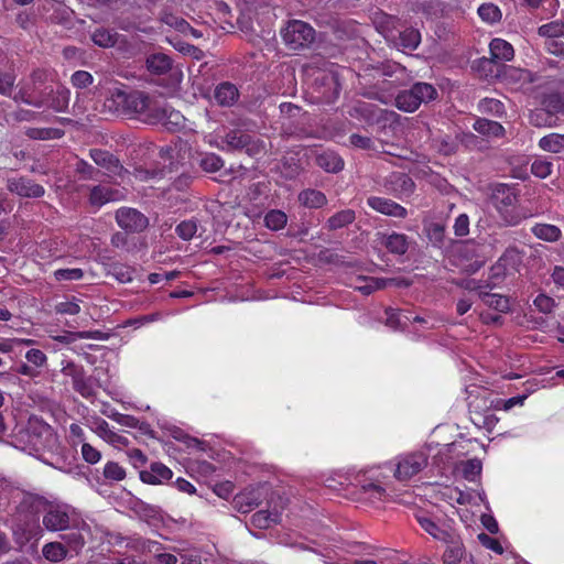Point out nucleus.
<instances>
[{
    "label": "nucleus",
    "mask_w": 564,
    "mask_h": 564,
    "mask_svg": "<svg viewBox=\"0 0 564 564\" xmlns=\"http://www.w3.org/2000/svg\"><path fill=\"white\" fill-rule=\"evenodd\" d=\"M108 101L111 104L109 107H115L120 115L149 124H178L183 118L180 111L174 110L160 97L143 90L126 91L116 88Z\"/></svg>",
    "instance_id": "obj_1"
},
{
    "label": "nucleus",
    "mask_w": 564,
    "mask_h": 564,
    "mask_svg": "<svg viewBox=\"0 0 564 564\" xmlns=\"http://www.w3.org/2000/svg\"><path fill=\"white\" fill-rule=\"evenodd\" d=\"M18 441L23 444L24 449L42 454L55 448L57 437L51 425L37 416H31L25 427L19 432Z\"/></svg>",
    "instance_id": "obj_2"
},
{
    "label": "nucleus",
    "mask_w": 564,
    "mask_h": 564,
    "mask_svg": "<svg viewBox=\"0 0 564 564\" xmlns=\"http://www.w3.org/2000/svg\"><path fill=\"white\" fill-rule=\"evenodd\" d=\"M490 200L503 226H517L527 218V215L516 207L518 194L513 186L502 183L491 185Z\"/></svg>",
    "instance_id": "obj_3"
},
{
    "label": "nucleus",
    "mask_w": 564,
    "mask_h": 564,
    "mask_svg": "<svg viewBox=\"0 0 564 564\" xmlns=\"http://www.w3.org/2000/svg\"><path fill=\"white\" fill-rule=\"evenodd\" d=\"M281 36L289 50L302 51L310 48L314 44L316 32L304 21L290 20L281 30Z\"/></svg>",
    "instance_id": "obj_4"
},
{
    "label": "nucleus",
    "mask_w": 564,
    "mask_h": 564,
    "mask_svg": "<svg viewBox=\"0 0 564 564\" xmlns=\"http://www.w3.org/2000/svg\"><path fill=\"white\" fill-rule=\"evenodd\" d=\"M436 88L427 83H415L410 89L400 91L395 97V106L405 112L415 111L421 104L435 100Z\"/></svg>",
    "instance_id": "obj_5"
},
{
    "label": "nucleus",
    "mask_w": 564,
    "mask_h": 564,
    "mask_svg": "<svg viewBox=\"0 0 564 564\" xmlns=\"http://www.w3.org/2000/svg\"><path fill=\"white\" fill-rule=\"evenodd\" d=\"M224 145L221 150L228 152H246L249 156H256L264 150V143L260 139H256L252 135L235 129L228 131L223 138Z\"/></svg>",
    "instance_id": "obj_6"
},
{
    "label": "nucleus",
    "mask_w": 564,
    "mask_h": 564,
    "mask_svg": "<svg viewBox=\"0 0 564 564\" xmlns=\"http://www.w3.org/2000/svg\"><path fill=\"white\" fill-rule=\"evenodd\" d=\"M24 506H20L14 517L13 535L17 543L24 545L41 532L39 519L32 512H24Z\"/></svg>",
    "instance_id": "obj_7"
},
{
    "label": "nucleus",
    "mask_w": 564,
    "mask_h": 564,
    "mask_svg": "<svg viewBox=\"0 0 564 564\" xmlns=\"http://www.w3.org/2000/svg\"><path fill=\"white\" fill-rule=\"evenodd\" d=\"M427 465V457L423 453H412L401 458L394 470V477L405 481L419 474Z\"/></svg>",
    "instance_id": "obj_8"
},
{
    "label": "nucleus",
    "mask_w": 564,
    "mask_h": 564,
    "mask_svg": "<svg viewBox=\"0 0 564 564\" xmlns=\"http://www.w3.org/2000/svg\"><path fill=\"white\" fill-rule=\"evenodd\" d=\"M118 225L130 232H141L148 225L149 219L134 208H121L116 213Z\"/></svg>",
    "instance_id": "obj_9"
},
{
    "label": "nucleus",
    "mask_w": 564,
    "mask_h": 564,
    "mask_svg": "<svg viewBox=\"0 0 564 564\" xmlns=\"http://www.w3.org/2000/svg\"><path fill=\"white\" fill-rule=\"evenodd\" d=\"M7 188L12 194L28 198H39L45 193L42 185L24 176L8 178Z\"/></svg>",
    "instance_id": "obj_10"
},
{
    "label": "nucleus",
    "mask_w": 564,
    "mask_h": 564,
    "mask_svg": "<svg viewBox=\"0 0 564 564\" xmlns=\"http://www.w3.org/2000/svg\"><path fill=\"white\" fill-rule=\"evenodd\" d=\"M63 372L65 376L72 378L73 388L84 398H90L94 395V388L90 378H87L84 373V369L82 367L76 366L73 362H69L66 367L63 368Z\"/></svg>",
    "instance_id": "obj_11"
},
{
    "label": "nucleus",
    "mask_w": 564,
    "mask_h": 564,
    "mask_svg": "<svg viewBox=\"0 0 564 564\" xmlns=\"http://www.w3.org/2000/svg\"><path fill=\"white\" fill-rule=\"evenodd\" d=\"M446 550L443 553V564H463L467 558L466 549L458 534L454 533L446 540Z\"/></svg>",
    "instance_id": "obj_12"
},
{
    "label": "nucleus",
    "mask_w": 564,
    "mask_h": 564,
    "mask_svg": "<svg viewBox=\"0 0 564 564\" xmlns=\"http://www.w3.org/2000/svg\"><path fill=\"white\" fill-rule=\"evenodd\" d=\"M89 155L98 166H101L110 174L121 175L124 170L119 159L106 150L91 149Z\"/></svg>",
    "instance_id": "obj_13"
},
{
    "label": "nucleus",
    "mask_w": 564,
    "mask_h": 564,
    "mask_svg": "<svg viewBox=\"0 0 564 564\" xmlns=\"http://www.w3.org/2000/svg\"><path fill=\"white\" fill-rule=\"evenodd\" d=\"M367 203L372 209L387 216L404 218L408 214L403 206L389 198L371 196Z\"/></svg>",
    "instance_id": "obj_14"
},
{
    "label": "nucleus",
    "mask_w": 564,
    "mask_h": 564,
    "mask_svg": "<svg viewBox=\"0 0 564 564\" xmlns=\"http://www.w3.org/2000/svg\"><path fill=\"white\" fill-rule=\"evenodd\" d=\"M68 513L59 507H51L43 516V525L48 531H63L69 527Z\"/></svg>",
    "instance_id": "obj_15"
},
{
    "label": "nucleus",
    "mask_w": 564,
    "mask_h": 564,
    "mask_svg": "<svg viewBox=\"0 0 564 564\" xmlns=\"http://www.w3.org/2000/svg\"><path fill=\"white\" fill-rule=\"evenodd\" d=\"M172 476V470L159 462L152 463L149 470L140 471L141 481L149 485H160L165 480H170Z\"/></svg>",
    "instance_id": "obj_16"
},
{
    "label": "nucleus",
    "mask_w": 564,
    "mask_h": 564,
    "mask_svg": "<svg viewBox=\"0 0 564 564\" xmlns=\"http://www.w3.org/2000/svg\"><path fill=\"white\" fill-rule=\"evenodd\" d=\"M172 58L164 53H151L145 57L147 70L153 75H165L172 69Z\"/></svg>",
    "instance_id": "obj_17"
},
{
    "label": "nucleus",
    "mask_w": 564,
    "mask_h": 564,
    "mask_svg": "<svg viewBox=\"0 0 564 564\" xmlns=\"http://www.w3.org/2000/svg\"><path fill=\"white\" fill-rule=\"evenodd\" d=\"M121 39V35L112 29L105 26L96 28L91 34L90 40L95 45L102 48H110L116 46Z\"/></svg>",
    "instance_id": "obj_18"
},
{
    "label": "nucleus",
    "mask_w": 564,
    "mask_h": 564,
    "mask_svg": "<svg viewBox=\"0 0 564 564\" xmlns=\"http://www.w3.org/2000/svg\"><path fill=\"white\" fill-rule=\"evenodd\" d=\"M238 97L239 91L237 87L229 82L219 84L214 91L216 102L223 107L232 106L238 100Z\"/></svg>",
    "instance_id": "obj_19"
},
{
    "label": "nucleus",
    "mask_w": 564,
    "mask_h": 564,
    "mask_svg": "<svg viewBox=\"0 0 564 564\" xmlns=\"http://www.w3.org/2000/svg\"><path fill=\"white\" fill-rule=\"evenodd\" d=\"M365 285L358 286L357 289L365 295L371 294L373 291L381 290L387 288L388 285H397V286H409L410 283L405 280H397V279H383V278H365Z\"/></svg>",
    "instance_id": "obj_20"
},
{
    "label": "nucleus",
    "mask_w": 564,
    "mask_h": 564,
    "mask_svg": "<svg viewBox=\"0 0 564 564\" xmlns=\"http://www.w3.org/2000/svg\"><path fill=\"white\" fill-rule=\"evenodd\" d=\"M489 50L490 56L499 64H501V62H509L514 56L512 45L502 39H494L489 44Z\"/></svg>",
    "instance_id": "obj_21"
},
{
    "label": "nucleus",
    "mask_w": 564,
    "mask_h": 564,
    "mask_svg": "<svg viewBox=\"0 0 564 564\" xmlns=\"http://www.w3.org/2000/svg\"><path fill=\"white\" fill-rule=\"evenodd\" d=\"M416 519L421 528L426 533L442 542H445L455 533L453 530L440 527L435 521H433L431 518L426 516H419Z\"/></svg>",
    "instance_id": "obj_22"
},
{
    "label": "nucleus",
    "mask_w": 564,
    "mask_h": 564,
    "mask_svg": "<svg viewBox=\"0 0 564 564\" xmlns=\"http://www.w3.org/2000/svg\"><path fill=\"white\" fill-rule=\"evenodd\" d=\"M318 167L328 173H338L344 169V160L335 152L324 151L315 159Z\"/></svg>",
    "instance_id": "obj_23"
},
{
    "label": "nucleus",
    "mask_w": 564,
    "mask_h": 564,
    "mask_svg": "<svg viewBox=\"0 0 564 564\" xmlns=\"http://www.w3.org/2000/svg\"><path fill=\"white\" fill-rule=\"evenodd\" d=\"M502 65L491 56L479 58L474 63L473 68L484 78H497L500 75Z\"/></svg>",
    "instance_id": "obj_24"
},
{
    "label": "nucleus",
    "mask_w": 564,
    "mask_h": 564,
    "mask_svg": "<svg viewBox=\"0 0 564 564\" xmlns=\"http://www.w3.org/2000/svg\"><path fill=\"white\" fill-rule=\"evenodd\" d=\"M119 192L105 185L94 186L90 191L89 200L91 205L101 206L108 202L116 200Z\"/></svg>",
    "instance_id": "obj_25"
},
{
    "label": "nucleus",
    "mask_w": 564,
    "mask_h": 564,
    "mask_svg": "<svg viewBox=\"0 0 564 564\" xmlns=\"http://www.w3.org/2000/svg\"><path fill=\"white\" fill-rule=\"evenodd\" d=\"M261 503V498L254 491L242 492L234 498L235 508L242 513L250 512Z\"/></svg>",
    "instance_id": "obj_26"
},
{
    "label": "nucleus",
    "mask_w": 564,
    "mask_h": 564,
    "mask_svg": "<svg viewBox=\"0 0 564 564\" xmlns=\"http://www.w3.org/2000/svg\"><path fill=\"white\" fill-rule=\"evenodd\" d=\"M299 202L307 208H321L327 203V198L323 192L307 188L300 192Z\"/></svg>",
    "instance_id": "obj_27"
},
{
    "label": "nucleus",
    "mask_w": 564,
    "mask_h": 564,
    "mask_svg": "<svg viewBox=\"0 0 564 564\" xmlns=\"http://www.w3.org/2000/svg\"><path fill=\"white\" fill-rule=\"evenodd\" d=\"M424 232L429 241L436 248H442L445 242V225L440 221L424 224Z\"/></svg>",
    "instance_id": "obj_28"
},
{
    "label": "nucleus",
    "mask_w": 564,
    "mask_h": 564,
    "mask_svg": "<svg viewBox=\"0 0 564 564\" xmlns=\"http://www.w3.org/2000/svg\"><path fill=\"white\" fill-rule=\"evenodd\" d=\"M478 295L480 300L490 308L501 313H507L510 311V301L507 296L489 293L486 291H479Z\"/></svg>",
    "instance_id": "obj_29"
},
{
    "label": "nucleus",
    "mask_w": 564,
    "mask_h": 564,
    "mask_svg": "<svg viewBox=\"0 0 564 564\" xmlns=\"http://www.w3.org/2000/svg\"><path fill=\"white\" fill-rule=\"evenodd\" d=\"M531 231L538 239L547 242H555L562 237L561 229L557 226L550 224H536L532 227Z\"/></svg>",
    "instance_id": "obj_30"
},
{
    "label": "nucleus",
    "mask_w": 564,
    "mask_h": 564,
    "mask_svg": "<svg viewBox=\"0 0 564 564\" xmlns=\"http://www.w3.org/2000/svg\"><path fill=\"white\" fill-rule=\"evenodd\" d=\"M132 510L135 514L147 521L148 523L156 522L161 519L160 510L158 507L137 500L133 502Z\"/></svg>",
    "instance_id": "obj_31"
},
{
    "label": "nucleus",
    "mask_w": 564,
    "mask_h": 564,
    "mask_svg": "<svg viewBox=\"0 0 564 564\" xmlns=\"http://www.w3.org/2000/svg\"><path fill=\"white\" fill-rule=\"evenodd\" d=\"M83 531L88 532L89 528L84 524L82 529H70L68 532L62 534L61 538L70 550L78 552L86 543Z\"/></svg>",
    "instance_id": "obj_32"
},
{
    "label": "nucleus",
    "mask_w": 564,
    "mask_h": 564,
    "mask_svg": "<svg viewBox=\"0 0 564 564\" xmlns=\"http://www.w3.org/2000/svg\"><path fill=\"white\" fill-rule=\"evenodd\" d=\"M384 247L394 254L402 256L408 251V238L402 234H392L384 238Z\"/></svg>",
    "instance_id": "obj_33"
},
{
    "label": "nucleus",
    "mask_w": 564,
    "mask_h": 564,
    "mask_svg": "<svg viewBox=\"0 0 564 564\" xmlns=\"http://www.w3.org/2000/svg\"><path fill=\"white\" fill-rule=\"evenodd\" d=\"M539 147L546 152L560 153L564 151V134L550 133L539 141Z\"/></svg>",
    "instance_id": "obj_34"
},
{
    "label": "nucleus",
    "mask_w": 564,
    "mask_h": 564,
    "mask_svg": "<svg viewBox=\"0 0 564 564\" xmlns=\"http://www.w3.org/2000/svg\"><path fill=\"white\" fill-rule=\"evenodd\" d=\"M42 553L51 562H61L67 556L68 550L61 542H50L43 546Z\"/></svg>",
    "instance_id": "obj_35"
},
{
    "label": "nucleus",
    "mask_w": 564,
    "mask_h": 564,
    "mask_svg": "<svg viewBox=\"0 0 564 564\" xmlns=\"http://www.w3.org/2000/svg\"><path fill=\"white\" fill-rule=\"evenodd\" d=\"M557 118L550 115L545 109L536 108L529 115V122L533 127H553L556 123Z\"/></svg>",
    "instance_id": "obj_36"
},
{
    "label": "nucleus",
    "mask_w": 564,
    "mask_h": 564,
    "mask_svg": "<svg viewBox=\"0 0 564 564\" xmlns=\"http://www.w3.org/2000/svg\"><path fill=\"white\" fill-rule=\"evenodd\" d=\"M474 128L477 132L491 137H500L505 132L503 127L499 122L488 119L476 120Z\"/></svg>",
    "instance_id": "obj_37"
},
{
    "label": "nucleus",
    "mask_w": 564,
    "mask_h": 564,
    "mask_svg": "<svg viewBox=\"0 0 564 564\" xmlns=\"http://www.w3.org/2000/svg\"><path fill=\"white\" fill-rule=\"evenodd\" d=\"M63 134V130L55 128H28L25 131V135L33 140L59 139Z\"/></svg>",
    "instance_id": "obj_38"
},
{
    "label": "nucleus",
    "mask_w": 564,
    "mask_h": 564,
    "mask_svg": "<svg viewBox=\"0 0 564 564\" xmlns=\"http://www.w3.org/2000/svg\"><path fill=\"white\" fill-rule=\"evenodd\" d=\"M288 223V216L280 209H271L264 216V225L270 230L278 231L285 227Z\"/></svg>",
    "instance_id": "obj_39"
},
{
    "label": "nucleus",
    "mask_w": 564,
    "mask_h": 564,
    "mask_svg": "<svg viewBox=\"0 0 564 564\" xmlns=\"http://www.w3.org/2000/svg\"><path fill=\"white\" fill-rule=\"evenodd\" d=\"M355 220V212L351 209H345L336 213L327 220V228L329 230H336L343 228Z\"/></svg>",
    "instance_id": "obj_40"
},
{
    "label": "nucleus",
    "mask_w": 564,
    "mask_h": 564,
    "mask_svg": "<svg viewBox=\"0 0 564 564\" xmlns=\"http://www.w3.org/2000/svg\"><path fill=\"white\" fill-rule=\"evenodd\" d=\"M102 476L106 482H119L127 476L126 469L116 462L106 463L102 471Z\"/></svg>",
    "instance_id": "obj_41"
},
{
    "label": "nucleus",
    "mask_w": 564,
    "mask_h": 564,
    "mask_svg": "<svg viewBox=\"0 0 564 564\" xmlns=\"http://www.w3.org/2000/svg\"><path fill=\"white\" fill-rule=\"evenodd\" d=\"M399 44L406 50H415L421 42V34L414 28H408L399 35Z\"/></svg>",
    "instance_id": "obj_42"
},
{
    "label": "nucleus",
    "mask_w": 564,
    "mask_h": 564,
    "mask_svg": "<svg viewBox=\"0 0 564 564\" xmlns=\"http://www.w3.org/2000/svg\"><path fill=\"white\" fill-rule=\"evenodd\" d=\"M15 80L17 74L13 68L0 70V95L11 97Z\"/></svg>",
    "instance_id": "obj_43"
},
{
    "label": "nucleus",
    "mask_w": 564,
    "mask_h": 564,
    "mask_svg": "<svg viewBox=\"0 0 564 564\" xmlns=\"http://www.w3.org/2000/svg\"><path fill=\"white\" fill-rule=\"evenodd\" d=\"M96 432L100 435L105 441L112 444H121L127 445L128 440L124 436H121L111 430H109V425L105 420H101L96 427Z\"/></svg>",
    "instance_id": "obj_44"
},
{
    "label": "nucleus",
    "mask_w": 564,
    "mask_h": 564,
    "mask_svg": "<svg viewBox=\"0 0 564 564\" xmlns=\"http://www.w3.org/2000/svg\"><path fill=\"white\" fill-rule=\"evenodd\" d=\"M542 108L550 115L554 116L561 112L564 108V100L560 94L553 93L543 97Z\"/></svg>",
    "instance_id": "obj_45"
},
{
    "label": "nucleus",
    "mask_w": 564,
    "mask_h": 564,
    "mask_svg": "<svg viewBox=\"0 0 564 564\" xmlns=\"http://www.w3.org/2000/svg\"><path fill=\"white\" fill-rule=\"evenodd\" d=\"M198 164L203 171L207 173H215L223 169L224 161L215 153H206L202 156Z\"/></svg>",
    "instance_id": "obj_46"
},
{
    "label": "nucleus",
    "mask_w": 564,
    "mask_h": 564,
    "mask_svg": "<svg viewBox=\"0 0 564 564\" xmlns=\"http://www.w3.org/2000/svg\"><path fill=\"white\" fill-rule=\"evenodd\" d=\"M507 269L502 262L497 261L489 272L488 280L486 281L485 288L495 289L506 276Z\"/></svg>",
    "instance_id": "obj_47"
},
{
    "label": "nucleus",
    "mask_w": 564,
    "mask_h": 564,
    "mask_svg": "<svg viewBox=\"0 0 564 564\" xmlns=\"http://www.w3.org/2000/svg\"><path fill=\"white\" fill-rule=\"evenodd\" d=\"M386 313V325L390 328L398 330V329H404L406 322L410 321L408 316H404L405 321L402 319L401 312L399 310L388 307L384 311Z\"/></svg>",
    "instance_id": "obj_48"
},
{
    "label": "nucleus",
    "mask_w": 564,
    "mask_h": 564,
    "mask_svg": "<svg viewBox=\"0 0 564 564\" xmlns=\"http://www.w3.org/2000/svg\"><path fill=\"white\" fill-rule=\"evenodd\" d=\"M278 521V514L270 513L265 510H260L252 514L251 517V523L253 527L259 529H268L271 523H274Z\"/></svg>",
    "instance_id": "obj_49"
},
{
    "label": "nucleus",
    "mask_w": 564,
    "mask_h": 564,
    "mask_svg": "<svg viewBox=\"0 0 564 564\" xmlns=\"http://www.w3.org/2000/svg\"><path fill=\"white\" fill-rule=\"evenodd\" d=\"M539 34L551 39H557L564 35V22L553 21L539 28Z\"/></svg>",
    "instance_id": "obj_50"
},
{
    "label": "nucleus",
    "mask_w": 564,
    "mask_h": 564,
    "mask_svg": "<svg viewBox=\"0 0 564 564\" xmlns=\"http://www.w3.org/2000/svg\"><path fill=\"white\" fill-rule=\"evenodd\" d=\"M361 495H364V499H369L372 503L376 500L381 501L386 496V489L375 482H368L361 486Z\"/></svg>",
    "instance_id": "obj_51"
},
{
    "label": "nucleus",
    "mask_w": 564,
    "mask_h": 564,
    "mask_svg": "<svg viewBox=\"0 0 564 564\" xmlns=\"http://www.w3.org/2000/svg\"><path fill=\"white\" fill-rule=\"evenodd\" d=\"M471 421L475 425L491 431L497 424L498 419L492 411H487L485 414L475 412L471 416Z\"/></svg>",
    "instance_id": "obj_52"
},
{
    "label": "nucleus",
    "mask_w": 564,
    "mask_h": 564,
    "mask_svg": "<svg viewBox=\"0 0 564 564\" xmlns=\"http://www.w3.org/2000/svg\"><path fill=\"white\" fill-rule=\"evenodd\" d=\"M479 17L489 23H495L500 21L501 11L500 9L492 3H484L478 9Z\"/></svg>",
    "instance_id": "obj_53"
},
{
    "label": "nucleus",
    "mask_w": 564,
    "mask_h": 564,
    "mask_svg": "<svg viewBox=\"0 0 564 564\" xmlns=\"http://www.w3.org/2000/svg\"><path fill=\"white\" fill-rule=\"evenodd\" d=\"M12 99L15 102H23L29 106H33L35 108H41L44 105L43 98H33L32 94L29 91L26 87H21L18 93L12 96Z\"/></svg>",
    "instance_id": "obj_54"
},
{
    "label": "nucleus",
    "mask_w": 564,
    "mask_h": 564,
    "mask_svg": "<svg viewBox=\"0 0 564 564\" xmlns=\"http://www.w3.org/2000/svg\"><path fill=\"white\" fill-rule=\"evenodd\" d=\"M110 273L121 283L130 282L133 279L134 270L131 267L113 263Z\"/></svg>",
    "instance_id": "obj_55"
},
{
    "label": "nucleus",
    "mask_w": 564,
    "mask_h": 564,
    "mask_svg": "<svg viewBox=\"0 0 564 564\" xmlns=\"http://www.w3.org/2000/svg\"><path fill=\"white\" fill-rule=\"evenodd\" d=\"M481 471V462L477 458L468 459L462 463V473L465 479L475 480Z\"/></svg>",
    "instance_id": "obj_56"
},
{
    "label": "nucleus",
    "mask_w": 564,
    "mask_h": 564,
    "mask_svg": "<svg viewBox=\"0 0 564 564\" xmlns=\"http://www.w3.org/2000/svg\"><path fill=\"white\" fill-rule=\"evenodd\" d=\"M161 21L166 25L174 28L178 32L185 33L188 30H192V26L182 18H178L172 13H163L161 17Z\"/></svg>",
    "instance_id": "obj_57"
},
{
    "label": "nucleus",
    "mask_w": 564,
    "mask_h": 564,
    "mask_svg": "<svg viewBox=\"0 0 564 564\" xmlns=\"http://www.w3.org/2000/svg\"><path fill=\"white\" fill-rule=\"evenodd\" d=\"M175 231L183 240H189L197 231V223L193 219L184 220L176 226Z\"/></svg>",
    "instance_id": "obj_58"
},
{
    "label": "nucleus",
    "mask_w": 564,
    "mask_h": 564,
    "mask_svg": "<svg viewBox=\"0 0 564 564\" xmlns=\"http://www.w3.org/2000/svg\"><path fill=\"white\" fill-rule=\"evenodd\" d=\"M75 171L82 180H96L99 171L85 160L80 159L76 162Z\"/></svg>",
    "instance_id": "obj_59"
},
{
    "label": "nucleus",
    "mask_w": 564,
    "mask_h": 564,
    "mask_svg": "<svg viewBox=\"0 0 564 564\" xmlns=\"http://www.w3.org/2000/svg\"><path fill=\"white\" fill-rule=\"evenodd\" d=\"M498 261L502 262L506 269L508 267L514 269L521 262V252L516 247L508 248Z\"/></svg>",
    "instance_id": "obj_60"
},
{
    "label": "nucleus",
    "mask_w": 564,
    "mask_h": 564,
    "mask_svg": "<svg viewBox=\"0 0 564 564\" xmlns=\"http://www.w3.org/2000/svg\"><path fill=\"white\" fill-rule=\"evenodd\" d=\"M70 82L74 87L84 89L93 84L94 77L86 70H77L72 75Z\"/></svg>",
    "instance_id": "obj_61"
},
{
    "label": "nucleus",
    "mask_w": 564,
    "mask_h": 564,
    "mask_svg": "<svg viewBox=\"0 0 564 564\" xmlns=\"http://www.w3.org/2000/svg\"><path fill=\"white\" fill-rule=\"evenodd\" d=\"M531 173L540 178H545L552 173V163L545 160H535L531 164Z\"/></svg>",
    "instance_id": "obj_62"
},
{
    "label": "nucleus",
    "mask_w": 564,
    "mask_h": 564,
    "mask_svg": "<svg viewBox=\"0 0 564 564\" xmlns=\"http://www.w3.org/2000/svg\"><path fill=\"white\" fill-rule=\"evenodd\" d=\"M193 181L194 176L191 173L183 172L177 177L174 178V181L171 184V188L178 192H185L191 187Z\"/></svg>",
    "instance_id": "obj_63"
},
{
    "label": "nucleus",
    "mask_w": 564,
    "mask_h": 564,
    "mask_svg": "<svg viewBox=\"0 0 564 564\" xmlns=\"http://www.w3.org/2000/svg\"><path fill=\"white\" fill-rule=\"evenodd\" d=\"M301 172V166L294 158L282 160V173L286 178H294Z\"/></svg>",
    "instance_id": "obj_64"
}]
</instances>
